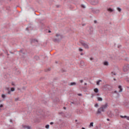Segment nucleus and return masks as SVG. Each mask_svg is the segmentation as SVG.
I'll return each mask as SVG.
<instances>
[{
    "mask_svg": "<svg viewBox=\"0 0 129 129\" xmlns=\"http://www.w3.org/2000/svg\"><path fill=\"white\" fill-rule=\"evenodd\" d=\"M26 30H27V31H28V30H29V27L27 28H26Z\"/></svg>",
    "mask_w": 129,
    "mask_h": 129,
    "instance_id": "72a5a7b5",
    "label": "nucleus"
},
{
    "mask_svg": "<svg viewBox=\"0 0 129 129\" xmlns=\"http://www.w3.org/2000/svg\"><path fill=\"white\" fill-rule=\"evenodd\" d=\"M114 80H115V79H114Z\"/></svg>",
    "mask_w": 129,
    "mask_h": 129,
    "instance_id": "c03bdc74",
    "label": "nucleus"
},
{
    "mask_svg": "<svg viewBox=\"0 0 129 129\" xmlns=\"http://www.w3.org/2000/svg\"><path fill=\"white\" fill-rule=\"evenodd\" d=\"M104 65H105V66H108V62L107 61H104Z\"/></svg>",
    "mask_w": 129,
    "mask_h": 129,
    "instance_id": "dca6fc26",
    "label": "nucleus"
},
{
    "mask_svg": "<svg viewBox=\"0 0 129 129\" xmlns=\"http://www.w3.org/2000/svg\"><path fill=\"white\" fill-rule=\"evenodd\" d=\"M117 11H118V12H121V9H120V8H119V7H117Z\"/></svg>",
    "mask_w": 129,
    "mask_h": 129,
    "instance_id": "a211bd4d",
    "label": "nucleus"
},
{
    "mask_svg": "<svg viewBox=\"0 0 129 129\" xmlns=\"http://www.w3.org/2000/svg\"><path fill=\"white\" fill-rule=\"evenodd\" d=\"M45 127H46V128H49V125H46L45 126Z\"/></svg>",
    "mask_w": 129,
    "mask_h": 129,
    "instance_id": "5701e85b",
    "label": "nucleus"
},
{
    "mask_svg": "<svg viewBox=\"0 0 129 129\" xmlns=\"http://www.w3.org/2000/svg\"><path fill=\"white\" fill-rule=\"evenodd\" d=\"M94 92H95V93H98V89H97V88L94 89Z\"/></svg>",
    "mask_w": 129,
    "mask_h": 129,
    "instance_id": "f8f14e48",
    "label": "nucleus"
},
{
    "mask_svg": "<svg viewBox=\"0 0 129 129\" xmlns=\"http://www.w3.org/2000/svg\"><path fill=\"white\" fill-rule=\"evenodd\" d=\"M79 51H80V52H82V51H83V49L82 48H79Z\"/></svg>",
    "mask_w": 129,
    "mask_h": 129,
    "instance_id": "412c9836",
    "label": "nucleus"
},
{
    "mask_svg": "<svg viewBox=\"0 0 129 129\" xmlns=\"http://www.w3.org/2000/svg\"><path fill=\"white\" fill-rule=\"evenodd\" d=\"M48 33H51V31H48Z\"/></svg>",
    "mask_w": 129,
    "mask_h": 129,
    "instance_id": "c9c22d12",
    "label": "nucleus"
},
{
    "mask_svg": "<svg viewBox=\"0 0 129 129\" xmlns=\"http://www.w3.org/2000/svg\"><path fill=\"white\" fill-rule=\"evenodd\" d=\"M107 11L108 12H110V13H112V12H113V10H112L111 8H109L107 9Z\"/></svg>",
    "mask_w": 129,
    "mask_h": 129,
    "instance_id": "4468645a",
    "label": "nucleus"
},
{
    "mask_svg": "<svg viewBox=\"0 0 129 129\" xmlns=\"http://www.w3.org/2000/svg\"><path fill=\"white\" fill-rule=\"evenodd\" d=\"M81 55H83V53H81Z\"/></svg>",
    "mask_w": 129,
    "mask_h": 129,
    "instance_id": "58836bf2",
    "label": "nucleus"
},
{
    "mask_svg": "<svg viewBox=\"0 0 129 129\" xmlns=\"http://www.w3.org/2000/svg\"><path fill=\"white\" fill-rule=\"evenodd\" d=\"M82 129H85V128H84V127H82Z\"/></svg>",
    "mask_w": 129,
    "mask_h": 129,
    "instance_id": "4c0bfd02",
    "label": "nucleus"
},
{
    "mask_svg": "<svg viewBox=\"0 0 129 129\" xmlns=\"http://www.w3.org/2000/svg\"><path fill=\"white\" fill-rule=\"evenodd\" d=\"M23 127L24 128L31 129V127L30 126H27L26 125H23Z\"/></svg>",
    "mask_w": 129,
    "mask_h": 129,
    "instance_id": "9d476101",
    "label": "nucleus"
},
{
    "mask_svg": "<svg viewBox=\"0 0 129 129\" xmlns=\"http://www.w3.org/2000/svg\"><path fill=\"white\" fill-rule=\"evenodd\" d=\"M129 70V64H125L123 67L124 72H127Z\"/></svg>",
    "mask_w": 129,
    "mask_h": 129,
    "instance_id": "f03ea898",
    "label": "nucleus"
},
{
    "mask_svg": "<svg viewBox=\"0 0 129 129\" xmlns=\"http://www.w3.org/2000/svg\"><path fill=\"white\" fill-rule=\"evenodd\" d=\"M33 42H38V40H33Z\"/></svg>",
    "mask_w": 129,
    "mask_h": 129,
    "instance_id": "2f4dec72",
    "label": "nucleus"
},
{
    "mask_svg": "<svg viewBox=\"0 0 129 129\" xmlns=\"http://www.w3.org/2000/svg\"><path fill=\"white\" fill-rule=\"evenodd\" d=\"M50 124H54V123H53V122H51L50 123Z\"/></svg>",
    "mask_w": 129,
    "mask_h": 129,
    "instance_id": "7c9ffc66",
    "label": "nucleus"
},
{
    "mask_svg": "<svg viewBox=\"0 0 129 129\" xmlns=\"http://www.w3.org/2000/svg\"><path fill=\"white\" fill-rule=\"evenodd\" d=\"M93 126V122H92L90 123V125H89V127H92Z\"/></svg>",
    "mask_w": 129,
    "mask_h": 129,
    "instance_id": "ddd939ff",
    "label": "nucleus"
},
{
    "mask_svg": "<svg viewBox=\"0 0 129 129\" xmlns=\"http://www.w3.org/2000/svg\"><path fill=\"white\" fill-rule=\"evenodd\" d=\"M76 121H77V120H76Z\"/></svg>",
    "mask_w": 129,
    "mask_h": 129,
    "instance_id": "a18cd8bd",
    "label": "nucleus"
},
{
    "mask_svg": "<svg viewBox=\"0 0 129 129\" xmlns=\"http://www.w3.org/2000/svg\"><path fill=\"white\" fill-rule=\"evenodd\" d=\"M95 107H98V104L96 103L95 104Z\"/></svg>",
    "mask_w": 129,
    "mask_h": 129,
    "instance_id": "4be33fe9",
    "label": "nucleus"
},
{
    "mask_svg": "<svg viewBox=\"0 0 129 129\" xmlns=\"http://www.w3.org/2000/svg\"><path fill=\"white\" fill-rule=\"evenodd\" d=\"M80 82L81 83H82L83 82V81L82 80H80Z\"/></svg>",
    "mask_w": 129,
    "mask_h": 129,
    "instance_id": "bb28decb",
    "label": "nucleus"
},
{
    "mask_svg": "<svg viewBox=\"0 0 129 129\" xmlns=\"http://www.w3.org/2000/svg\"><path fill=\"white\" fill-rule=\"evenodd\" d=\"M95 24H96V21H94Z\"/></svg>",
    "mask_w": 129,
    "mask_h": 129,
    "instance_id": "f704fd0d",
    "label": "nucleus"
},
{
    "mask_svg": "<svg viewBox=\"0 0 129 129\" xmlns=\"http://www.w3.org/2000/svg\"><path fill=\"white\" fill-rule=\"evenodd\" d=\"M2 98H6V95L2 94Z\"/></svg>",
    "mask_w": 129,
    "mask_h": 129,
    "instance_id": "aec40b11",
    "label": "nucleus"
},
{
    "mask_svg": "<svg viewBox=\"0 0 129 129\" xmlns=\"http://www.w3.org/2000/svg\"><path fill=\"white\" fill-rule=\"evenodd\" d=\"M102 109L104 110L105 109H106V108H107V107H108V104L107 103H105L104 105H102L101 106Z\"/></svg>",
    "mask_w": 129,
    "mask_h": 129,
    "instance_id": "20e7f679",
    "label": "nucleus"
},
{
    "mask_svg": "<svg viewBox=\"0 0 129 129\" xmlns=\"http://www.w3.org/2000/svg\"><path fill=\"white\" fill-rule=\"evenodd\" d=\"M112 74H113V75H115V73H114V72H112Z\"/></svg>",
    "mask_w": 129,
    "mask_h": 129,
    "instance_id": "cd10ccee",
    "label": "nucleus"
},
{
    "mask_svg": "<svg viewBox=\"0 0 129 129\" xmlns=\"http://www.w3.org/2000/svg\"><path fill=\"white\" fill-rule=\"evenodd\" d=\"M103 111H104V110L102 108V107L101 106V107H100L97 111V113H101V112H103Z\"/></svg>",
    "mask_w": 129,
    "mask_h": 129,
    "instance_id": "0eeeda50",
    "label": "nucleus"
},
{
    "mask_svg": "<svg viewBox=\"0 0 129 129\" xmlns=\"http://www.w3.org/2000/svg\"><path fill=\"white\" fill-rule=\"evenodd\" d=\"M2 111V109L0 108V111Z\"/></svg>",
    "mask_w": 129,
    "mask_h": 129,
    "instance_id": "a19ab883",
    "label": "nucleus"
},
{
    "mask_svg": "<svg viewBox=\"0 0 129 129\" xmlns=\"http://www.w3.org/2000/svg\"><path fill=\"white\" fill-rule=\"evenodd\" d=\"M98 2H99L98 0H93L91 2V4L92 5H94V6H95V5H97V4H98Z\"/></svg>",
    "mask_w": 129,
    "mask_h": 129,
    "instance_id": "39448f33",
    "label": "nucleus"
},
{
    "mask_svg": "<svg viewBox=\"0 0 129 129\" xmlns=\"http://www.w3.org/2000/svg\"><path fill=\"white\" fill-rule=\"evenodd\" d=\"M0 102H2V100H0Z\"/></svg>",
    "mask_w": 129,
    "mask_h": 129,
    "instance_id": "79ce46f5",
    "label": "nucleus"
},
{
    "mask_svg": "<svg viewBox=\"0 0 129 129\" xmlns=\"http://www.w3.org/2000/svg\"><path fill=\"white\" fill-rule=\"evenodd\" d=\"M97 13H99V10H96Z\"/></svg>",
    "mask_w": 129,
    "mask_h": 129,
    "instance_id": "473e14b6",
    "label": "nucleus"
},
{
    "mask_svg": "<svg viewBox=\"0 0 129 129\" xmlns=\"http://www.w3.org/2000/svg\"><path fill=\"white\" fill-rule=\"evenodd\" d=\"M82 8H83V9H85V6L84 5H82L81 6Z\"/></svg>",
    "mask_w": 129,
    "mask_h": 129,
    "instance_id": "b1692460",
    "label": "nucleus"
},
{
    "mask_svg": "<svg viewBox=\"0 0 129 129\" xmlns=\"http://www.w3.org/2000/svg\"><path fill=\"white\" fill-rule=\"evenodd\" d=\"M7 90H8V94H11V93H12V92L15 91V88H11V90H10V89H9V88H7Z\"/></svg>",
    "mask_w": 129,
    "mask_h": 129,
    "instance_id": "7ed1b4c3",
    "label": "nucleus"
},
{
    "mask_svg": "<svg viewBox=\"0 0 129 129\" xmlns=\"http://www.w3.org/2000/svg\"><path fill=\"white\" fill-rule=\"evenodd\" d=\"M90 60H91V61H92V60H93V57H90Z\"/></svg>",
    "mask_w": 129,
    "mask_h": 129,
    "instance_id": "a878e982",
    "label": "nucleus"
},
{
    "mask_svg": "<svg viewBox=\"0 0 129 129\" xmlns=\"http://www.w3.org/2000/svg\"><path fill=\"white\" fill-rule=\"evenodd\" d=\"M11 122H12V120H11Z\"/></svg>",
    "mask_w": 129,
    "mask_h": 129,
    "instance_id": "49530a36",
    "label": "nucleus"
},
{
    "mask_svg": "<svg viewBox=\"0 0 129 129\" xmlns=\"http://www.w3.org/2000/svg\"><path fill=\"white\" fill-rule=\"evenodd\" d=\"M78 95H79V96H82V94H78Z\"/></svg>",
    "mask_w": 129,
    "mask_h": 129,
    "instance_id": "c85d7f7f",
    "label": "nucleus"
},
{
    "mask_svg": "<svg viewBox=\"0 0 129 129\" xmlns=\"http://www.w3.org/2000/svg\"><path fill=\"white\" fill-rule=\"evenodd\" d=\"M101 80H99L97 82V85H99V84L100 83V82H101Z\"/></svg>",
    "mask_w": 129,
    "mask_h": 129,
    "instance_id": "f3484780",
    "label": "nucleus"
},
{
    "mask_svg": "<svg viewBox=\"0 0 129 129\" xmlns=\"http://www.w3.org/2000/svg\"><path fill=\"white\" fill-rule=\"evenodd\" d=\"M79 43L80 44H81V45H82V46H83L84 47V48H85V49L89 48V45H88V44L87 43H85V42H84V41L80 40Z\"/></svg>",
    "mask_w": 129,
    "mask_h": 129,
    "instance_id": "f257e3e1",
    "label": "nucleus"
},
{
    "mask_svg": "<svg viewBox=\"0 0 129 129\" xmlns=\"http://www.w3.org/2000/svg\"><path fill=\"white\" fill-rule=\"evenodd\" d=\"M63 108H64V109H66V107H64Z\"/></svg>",
    "mask_w": 129,
    "mask_h": 129,
    "instance_id": "ea45409f",
    "label": "nucleus"
},
{
    "mask_svg": "<svg viewBox=\"0 0 129 129\" xmlns=\"http://www.w3.org/2000/svg\"><path fill=\"white\" fill-rule=\"evenodd\" d=\"M97 99L98 101H102V98L101 97H98Z\"/></svg>",
    "mask_w": 129,
    "mask_h": 129,
    "instance_id": "2eb2a0df",
    "label": "nucleus"
},
{
    "mask_svg": "<svg viewBox=\"0 0 129 129\" xmlns=\"http://www.w3.org/2000/svg\"><path fill=\"white\" fill-rule=\"evenodd\" d=\"M103 111H104V110L102 108V107L101 106V107H100L97 111V113H101V112H103Z\"/></svg>",
    "mask_w": 129,
    "mask_h": 129,
    "instance_id": "423d86ee",
    "label": "nucleus"
},
{
    "mask_svg": "<svg viewBox=\"0 0 129 129\" xmlns=\"http://www.w3.org/2000/svg\"><path fill=\"white\" fill-rule=\"evenodd\" d=\"M120 117H121V118H126L127 120H129L128 116L120 115Z\"/></svg>",
    "mask_w": 129,
    "mask_h": 129,
    "instance_id": "6e6552de",
    "label": "nucleus"
},
{
    "mask_svg": "<svg viewBox=\"0 0 129 129\" xmlns=\"http://www.w3.org/2000/svg\"><path fill=\"white\" fill-rule=\"evenodd\" d=\"M76 84V83L75 82H73V83H71L70 85L71 86H73V85H75Z\"/></svg>",
    "mask_w": 129,
    "mask_h": 129,
    "instance_id": "6ab92c4d",
    "label": "nucleus"
},
{
    "mask_svg": "<svg viewBox=\"0 0 129 129\" xmlns=\"http://www.w3.org/2000/svg\"><path fill=\"white\" fill-rule=\"evenodd\" d=\"M11 84H12V85H13V86H15V83L12 82V83H11Z\"/></svg>",
    "mask_w": 129,
    "mask_h": 129,
    "instance_id": "393cba45",
    "label": "nucleus"
},
{
    "mask_svg": "<svg viewBox=\"0 0 129 129\" xmlns=\"http://www.w3.org/2000/svg\"><path fill=\"white\" fill-rule=\"evenodd\" d=\"M118 88L119 89H120V90L119 91V92H121V91H122V88H121V86H119Z\"/></svg>",
    "mask_w": 129,
    "mask_h": 129,
    "instance_id": "9b49d317",
    "label": "nucleus"
},
{
    "mask_svg": "<svg viewBox=\"0 0 129 129\" xmlns=\"http://www.w3.org/2000/svg\"><path fill=\"white\" fill-rule=\"evenodd\" d=\"M3 106H4V105L3 104L0 105V107H3Z\"/></svg>",
    "mask_w": 129,
    "mask_h": 129,
    "instance_id": "c756f323",
    "label": "nucleus"
},
{
    "mask_svg": "<svg viewBox=\"0 0 129 129\" xmlns=\"http://www.w3.org/2000/svg\"><path fill=\"white\" fill-rule=\"evenodd\" d=\"M85 85H87V83H85Z\"/></svg>",
    "mask_w": 129,
    "mask_h": 129,
    "instance_id": "e433bc0d",
    "label": "nucleus"
},
{
    "mask_svg": "<svg viewBox=\"0 0 129 129\" xmlns=\"http://www.w3.org/2000/svg\"><path fill=\"white\" fill-rule=\"evenodd\" d=\"M56 37L58 38V40H60V39H62V36L60 34H56Z\"/></svg>",
    "mask_w": 129,
    "mask_h": 129,
    "instance_id": "1a4fd4ad",
    "label": "nucleus"
},
{
    "mask_svg": "<svg viewBox=\"0 0 129 129\" xmlns=\"http://www.w3.org/2000/svg\"><path fill=\"white\" fill-rule=\"evenodd\" d=\"M107 120H109V119H107Z\"/></svg>",
    "mask_w": 129,
    "mask_h": 129,
    "instance_id": "37998d69",
    "label": "nucleus"
}]
</instances>
